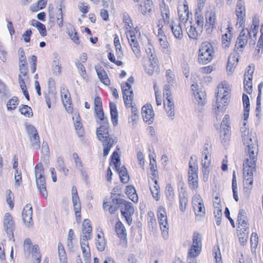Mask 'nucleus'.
I'll return each instance as SVG.
<instances>
[{
	"mask_svg": "<svg viewBox=\"0 0 263 263\" xmlns=\"http://www.w3.org/2000/svg\"><path fill=\"white\" fill-rule=\"evenodd\" d=\"M242 102L244 110L241 124L243 126L241 127L240 131L242 140L246 146L243 164V185L245 193L249 196L253 188V175L256 170L258 149L256 133L253 129L249 130L247 126L250 104L249 98L247 95L243 94Z\"/></svg>",
	"mask_w": 263,
	"mask_h": 263,
	"instance_id": "obj_1",
	"label": "nucleus"
},
{
	"mask_svg": "<svg viewBox=\"0 0 263 263\" xmlns=\"http://www.w3.org/2000/svg\"><path fill=\"white\" fill-rule=\"evenodd\" d=\"M230 91V86L227 82H223L218 86V91L216 96V107L214 108L216 118L221 115L226 107L228 106L229 101V93Z\"/></svg>",
	"mask_w": 263,
	"mask_h": 263,
	"instance_id": "obj_2",
	"label": "nucleus"
},
{
	"mask_svg": "<svg viewBox=\"0 0 263 263\" xmlns=\"http://www.w3.org/2000/svg\"><path fill=\"white\" fill-rule=\"evenodd\" d=\"M96 135L98 140L102 142L103 156H106L109 154L111 148L117 142V139L116 138L113 139L109 137L107 125H102L98 128Z\"/></svg>",
	"mask_w": 263,
	"mask_h": 263,
	"instance_id": "obj_3",
	"label": "nucleus"
},
{
	"mask_svg": "<svg viewBox=\"0 0 263 263\" xmlns=\"http://www.w3.org/2000/svg\"><path fill=\"white\" fill-rule=\"evenodd\" d=\"M215 57V50L212 43L204 42L199 46L198 61L199 63L206 64L211 62Z\"/></svg>",
	"mask_w": 263,
	"mask_h": 263,
	"instance_id": "obj_4",
	"label": "nucleus"
},
{
	"mask_svg": "<svg viewBox=\"0 0 263 263\" xmlns=\"http://www.w3.org/2000/svg\"><path fill=\"white\" fill-rule=\"evenodd\" d=\"M35 176L36 184L38 190L45 198L48 194L46 187V180L44 176L43 167L41 164H37L35 167Z\"/></svg>",
	"mask_w": 263,
	"mask_h": 263,
	"instance_id": "obj_5",
	"label": "nucleus"
},
{
	"mask_svg": "<svg viewBox=\"0 0 263 263\" xmlns=\"http://www.w3.org/2000/svg\"><path fill=\"white\" fill-rule=\"evenodd\" d=\"M111 163L110 165H113L116 170L118 172L121 181L123 183H127L129 181V177L127 174L126 168L124 166L120 167L121 162L118 152H114L113 153Z\"/></svg>",
	"mask_w": 263,
	"mask_h": 263,
	"instance_id": "obj_6",
	"label": "nucleus"
},
{
	"mask_svg": "<svg viewBox=\"0 0 263 263\" xmlns=\"http://www.w3.org/2000/svg\"><path fill=\"white\" fill-rule=\"evenodd\" d=\"M192 204L196 218L200 220L205 215V209L201 197L198 194L195 195L192 198Z\"/></svg>",
	"mask_w": 263,
	"mask_h": 263,
	"instance_id": "obj_7",
	"label": "nucleus"
},
{
	"mask_svg": "<svg viewBox=\"0 0 263 263\" xmlns=\"http://www.w3.org/2000/svg\"><path fill=\"white\" fill-rule=\"evenodd\" d=\"M26 132L31 147L33 149H39L40 147V139L36 128L32 125H28L26 127Z\"/></svg>",
	"mask_w": 263,
	"mask_h": 263,
	"instance_id": "obj_8",
	"label": "nucleus"
},
{
	"mask_svg": "<svg viewBox=\"0 0 263 263\" xmlns=\"http://www.w3.org/2000/svg\"><path fill=\"white\" fill-rule=\"evenodd\" d=\"M3 225L4 230L9 237V239H12L13 241H14L13 232L15 225L13 218L10 213H5L4 217Z\"/></svg>",
	"mask_w": 263,
	"mask_h": 263,
	"instance_id": "obj_9",
	"label": "nucleus"
},
{
	"mask_svg": "<svg viewBox=\"0 0 263 263\" xmlns=\"http://www.w3.org/2000/svg\"><path fill=\"white\" fill-rule=\"evenodd\" d=\"M254 72V67L250 65L247 67L243 76V88L248 94H251L253 91L252 79Z\"/></svg>",
	"mask_w": 263,
	"mask_h": 263,
	"instance_id": "obj_10",
	"label": "nucleus"
},
{
	"mask_svg": "<svg viewBox=\"0 0 263 263\" xmlns=\"http://www.w3.org/2000/svg\"><path fill=\"white\" fill-rule=\"evenodd\" d=\"M71 194L73 208L76 220L78 222H80L81 220V204L76 186H72L71 189Z\"/></svg>",
	"mask_w": 263,
	"mask_h": 263,
	"instance_id": "obj_11",
	"label": "nucleus"
},
{
	"mask_svg": "<svg viewBox=\"0 0 263 263\" xmlns=\"http://www.w3.org/2000/svg\"><path fill=\"white\" fill-rule=\"evenodd\" d=\"M123 97L124 103L127 108L132 106V103L134 100V92L131 85L128 82L121 84Z\"/></svg>",
	"mask_w": 263,
	"mask_h": 263,
	"instance_id": "obj_12",
	"label": "nucleus"
},
{
	"mask_svg": "<svg viewBox=\"0 0 263 263\" xmlns=\"http://www.w3.org/2000/svg\"><path fill=\"white\" fill-rule=\"evenodd\" d=\"M178 14L179 19L183 23H186L190 15L189 7L186 0H180L178 7Z\"/></svg>",
	"mask_w": 263,
	"mask_h": 263,
	"instance_id": "obj_13",
	"label": "nucleus"
},
{
	"mask_svg": "<svg viewBox=\"0 0 263 263\" xmlns=\"http://www.w3.org/2000/svg\"><path fill=\"white\" fill-rule=\"evenodd\" d=\"M201 164L203 168V173L204 175L208 174V168L210 166L211 162V149L208 145H205L203 148L202 152Z\"/></svg>",
	"mask_w": 263,
	"mask_h": 263,
	"instance_id": "obj_14",
	"label": "nucleus"
},
{
	"mask_svg": "<svg viewBox=\"0 0 263 263\" xmlns=\"http://www.w3.org/2000/svg\"><path fill=\"white\" fill-rule=\"evenodd\" d=\"M249 35V29L247 28L243 29L238 36L236 45L235 49L239 52H242L243 49L247 45L248 41Z\"/></svg>",
	"mask_w": 263,
	"mask_h": 263,
	"instance_id": "obj_15",
	"label": "nucleus"
},
{
	"mask_svg": "<svg viewBox=\"0 0 263 263\" xmlns=\"http://www.w3.org/2000/svg\"><path fill=\"white\" fill-rule=\"evenodd\" d=\"M245 3L243 0H239L237 2L236 8V15L237 16V24L241 27L244 25L246 21V9Z\"/></svg>",
	"mask_w": 263,
	"mask_h": 263,
	"instance_id": "obj_16",
	"label": "nucleus"
},
{
	"mask_svg": "<svg viewBox=\"0 0 263 263\" xmlns=\"http://www.w3.org/2000/svg\"><path fill=\"white\" fill-rule=\"evenodd\" d=\"M127 37L133 51L135 55L139 58L141 55L140 47L133 31L129 30L127 32Z\"/></svg>",
	"mask_w": 263,
	"mask_h": 263,
	"instance_id": "obj_17",
	"label": "nucleus"
},
{
	"mask_svg": "<svg viewBox=\"0 0 263 263\" xmlns=\"http://www.w3.org/2000/svg\"><path fill=\"white\" fill-rule=\"evenodd\" d=\"M163 105L167 117L173 120L175 115L173 98H164Z\"/></svg>",
	"mask_w": 263,
	"mask_h": 263,
	"instance_id": "obj_18",
	"label": "nucleus"
},
{
	"mask_svg": "<svg viewBox=\"0 0 263 263\" xmlns=\"http://www.w3.org/2000/svg\"><path fill=\"white\" fill-rule=\"evenodd\" d=\"M32 208L30 204H27L22 211V218L25 224L29 227L33 224L32 221Z\"/></svg>",
	"mask_w": 263,
	"mask_h": 263,
	"instance_id": "obj_19",
	"label": "nucleus"
},
{
	"mask_svg": "<svg viewBox=\"0 0 263 263\" xmlns=\"http://www.w3.org/2000/svg\"><path fill=\"white\" fill-rule=\"evenodd\" d=\"M142 115L143 120L148 124L153 122L155 114L151 105L146 104L142 107Z\"/></svg>",
	"mask_w": 263,
	"mask_h": 263,
	"instance_id": "obj_20",
	"label": "nucleus"
},
{
	"mask_svg": "<svg viewBox=\"0 0 263 263\" xmlns=\"http://www.w3.org/2000/svg\"><path fill=\"white\" fill-rule=\"evenodd\" d=\"M170 28L175 37L181 40L183 37V31L178 21L172 19L170 24Z\"/></svg>",
	"mask_w": 263,
	"mask_h": 263,
	"instance_id": "obj_21",
	"label": "nucleus"
},
{
	"mask_svg": "<svg viewBox=\"0 0 263 263\" xmlns=\"http://www.w3.org/2000/svg\"><path fill=\"white\" fill-rule=\"evenodd\" d=\"M191 89L196 101L200 105H204L205 102V93L204 91L199 90L198 85L192 84Z\"/></svg>",
	"mask_w": 263,
	"mask_h": 263,
	"instance_id": "obj_22",
	"label": "nucleus"
},
{
	"mask_svg": "<svg viewBox=\"0 0 263 263\" xmlns=\"http://www.w3.org/2000/svg\"><path fill=\"white\" fill-rule=\"evenodd\" d=\"M206 24L205 27H207L206 30L209 32H211L212 31L215 24L216 21V16L215 11L212 9L207 12L205 14Z\"/></svg>",
	"mask_w": 263,
	"mask_h": 263,
	"instance_id": "obj_23",
	"label": "nucleus"
},
{
	"mask_svg": "<svg viewBox=\"0 0 263 263\" xmlns=\"http://www.w3.org/2000/svg\"><path fill=\"white\" fill-rule=\"evenodd\" d=\"M95 70L101 82L105 85H109L110 81L104 68L100 65H98L95 66Z\"/></svg>",
	"mask_w": 263,
	"mask_h": 263,
	"instance_id": "obj_24",
	"label": "nucleus"
},
{
	"mask_svg": "<svg viewBox=\"0 0 263 263\" xmlns=\"http://www.w3.org/2000/svg\"><path fill=\"white\" fill-rule=\"evenodd\" d=\"M61 99L64 106L68 112H71V100L70 99V94L68 90L65 88H62L61 89Z\"/></svg>",
	"mask_w": 263,
	"mask_h": 263,
	"instance_id": "obj_25",
	"label": "nucleus"
},
{
	"mask_svg": "<svg viewBox=\"0 0 263 263\" xmlns=\"http://www.w3.org/2000/svg\"><path fill=\"white\" fill-rule=\"evenodd\" d=\"M153 8V3L152 0H144L143 4H139L138 11L143 15H146L152 12Z\"/></svg>",
	"mask_w": 263,
	"mask_h": 263,
	"instance_id": "obj_26",
	"label": "nucleus"
},
{
	"mask_svg": "<svg viewBox=\"0 0 263 263\" xmlns=\"http://www.w3.org/2000/svg\"><path fill=\"white\" fill-rule=\"evenodd\" d=\"M238 62V55L237 54H232L229 56L227 67L228 74H232L234 71Z\"/></svg>",
	"mask_w": 263,
	"mask_h": 263,
	"instance_id": "obj_27",
	"label": "nucleus"
},
{
	"mask_svg": "<svg viewBox=\"0 0 263 263\" xmlns=\"http://www.w3.org/2000/svg\"><path fill=\"white\" fill-rule=\"evenodd\" d=\"M232 27L229 26L227 28L226 32H224L222 36V44L224 49L228 48L231 45L232 37Z\"/></svg>",
	"mask_w": 263,
	"mask_h": 263,
	"instance_id": "obj_28",
	"label": "nucleus"
},
{
	"mask_svg": "<svg viewBox=\"0 0 263 263\" xmlns=\"http://www.w3.org/2000/svg\"><path fill=\"white\" fill-rule=\"evenodd\" d=\"M158 222L160 225V228L161 230V234L162 237L166 239L168 237V230L169 225L167 222V217L164 218L158 219Z\"/></svg>",
	"mask_w": 263,
	"mask_h": 263,
	"instance_id": "obj_29",
	"label": "nucleus"
},
{
	"mask_svg": "<svg viewBox=\"0 0 263 263\" xmlns=\"http://www.w3.org/2000/svg\"><path fill=\"white\" fill-rule=\"evenodd\" d=\"M92 232V227L90 221L88 219H84L82 224V234L81 237L90 238Z\"/></svg>",
	"mask_w": 263,
	"mask_h": 263,
	"instance_id": "obj_30",
	"label": "nucleus"
},
{
	"mask_svg": "<svg viewBox=\"0 0 263 263\" xmlns=\"http://www.w3.org/2000/svg\"><path fill=\"white\" fill-rule=\"evenodd\" d=\"M72 159L76 167L81 172L82 175L85 174V169L84 167V165L81 160V159L79 156L78 154L74 153L72 154Z\"/></svg>",
	"mask_w": 263,
	"mask_h": 263,
	"instance_id": "obj_31",
	"label": "nucleus"
},
{
	"mask_svg": "<svg viewBox=\"0 0 263 263\" xmlns=\"http://www.w3.org/2000/svg\"><path fill=\"white\" fill-rule=\"evenodd\" d=\"M145 52L149 61H158L155 48L149 42L145 47Z\"/></svg>",
	"mask_w": 263,
	"mask_h": 263,
	"instance_id": "obj_32",
	"label": "nucleus"
},
{
	"mask_svg": "<svg viewBox=\"0 0 263 263\" xmlns=\"http://www.w3.org/2000/svg\"><path fill=\"white\" fill-rule=\"evenodd\" d=\"M123 202L124 199L121 198H113L108 208L109 213L111 214H114L118 209L120 205H122V204L124 203Z\"/></svg>",
	"mask_w": 263,
	"mask_h": 263,
	"instance_id": "obj_33",
	"label": "nucleus"
},
{
	"mask_svg": "<svg viewBox=\"0 0 263 263\" xmlns=\"http://www.w3.org/2000/svg\"><path fill=\"white\" fill-rule=\"evenodd\" d=\"M109 107L112 122L114 126H116L118 124V112L116 105L114 102H110Z\"/></svg>",
	"mask_w": 263,
	"mask_h": 263,
	"instance_id": "obj_34",
	"label": "nucleus"
},
{
	"mask_svg": "<svg viewBox=\"0 0 263 263\" xmlns=\"http://www.w3.org/2000/svg\"><path fill=\"white\" fill-rule=\"evenodd\" d=\"M149 187L153 197L156 200L158 201L160 198V187L158 184V180H155L153 184L149 182Z\"/></svg>",
	"mask_w": 263,
	"mask_h": 263,
	"instance_id": "obj_35",
	"label": "nucleus"
},
{
	"mask_svg": "<svg viewBox=\"0 0 263 263\" xmlns=\"http://www.w3.org/2000/svg\"><path fill=\"white\" fill-rule=\"evenodd\" d=\"M259 25V20L257 17H254L253 19L251 29H249V37H251L252 36L256 39V36L258 32Z\"/></svg>",
	"mask_w": 263,
	"mask_h": 263,
	"instance_id": "obj_36",
	"label": "nucleus"
},
{
	"mask_svg": "<svg viewBox=\"0 0 263 263\" xmlns=\"http://www.w3.org/2000/svg\"><path fill=\"white\" fill-rule=\"evenodd\" d=\"M263 52V36H260L257 42L256 48L253 52V58L256 60L260 58Z\"/></svg>",
	"mask_w": 263,
	"mask_h": 263,
	"instance_id": "obj_37",
	"label": "nucleus"
},
{
	"mask_svg": "<svg viewBox=\"0 0 263 263\" xmlns=\"http://www.w3.org/2000/svg\"><path fill=\"white\" fill-rule=\"evenodd\" d=\"M161 15L162 18L164 20V22L170 20V11L169 7L164 3H162L160 5Z\"/></svg>",
	"mask_w": 263,
	"mask_h": 263,
	"instance_id": "obj_38",
	"label": "nucleus"
},
{
	"mask_svg": "<svg viewBox=\"0 0 263 263\" xmlns=\"http://www.w3.org/2000/svg\"><path fill=\"white\" fill-rule=\"evenodd\" d=\"M126 194L128 198L134 202H137L138 201V195L135 189L132 185H128L126 187Z\"/></svg>",
	"mask_w": 263,
	"mask_h": 263,
	"instance_id": "obj_39",
	"label": "nucleus"
},
{
	"mask_svg": "<svg viewBox=\"0 0 263 263\" xmlns=\"http://www.w3.org/2000/svg\"><path fill=\"white\" fill-rule=\"evenodd\" d=\"M96 248L99 251H103L106 246V242L103 237V233L100 232L97 235V239L96 242Z\"/></svg>",
	"mask_w": 263,
	"mask_h": 263,
	"instance_id": "obj_40",
	"label": "nucleus"
},
{
	"mask_svg": "<svg viewBox=\"0 0 263 263\" xmlns=\"http://www.w3.org/2000/svg\"><path fill=\"white\" fill-rule=\"evenodd\" d=\"M198 165L196 160H194L193 157L191 156L189 161L188 175H198Z\"/></svg>",
	"mask_w": 263,
	"mask_h": 263,
	"instance_id": "obj_41",
	"label": "nucleus"
},
{
	"mask_svg": "<svg viewBox=\"0 0 263 263\" xmlns=\"http://www.w3.org/2000/svg\"><path fill=\"white\" fill-rule=\"evenodd\" d=\"M150 64L145 67V70L149 75L153 74L155 72H157L159 66L158 61H149Z\"/></svg>",
	"mask_w": 263,
	"mask_h": 263,
	"instance_id": "obj_42",
	"label": "nucleus"
},
{
	"mask_svg": "<svg viewBox=\"0 0 263 263\" xmlns=\"http://www.w3.org/2000/svg\"><path fill=\"white\" fill-rule=\"evenodd\" d=\"M124 203L122 205H124V208H122V214H125L128 215H133L134 213V208L133 204L130 202L126 201L124 200Z\"/></svg>",
	"mask_w": 263,
	"mask_h": 263,
	"instance_id": "obj_43",
	"label": "nucleus"
},
{
	"mask_svg": "<svg viewBox=\"0 0 263 263\" xmlns=\"http://www.w3.org/2000/svg\"><path fill=\"white\" fill-rule=\"evenodd\" d=\"M68 34L71 40L77 45H80L81 42L79 40L78 33L74 28L71 26L68 28Z\"/></svg>",
	"mask_w": 263,
	"mask_h": 263,
	"instance_id": "obj_44",
	"label": "nucleus"
},
{
	"mask_svg": "<svg viewBox=\"0 0 263 263\" xmlns=\"http://www.w3.org/2000/svg\"><path fill=\"white\" fill-rule=\"evenodd\" d=\"M115 229L119 237L123 238L126 235L125 227L121 221H118L117 222Z\"/></svg>",
	"mask_w": 263,
	"mask_h": 263,
	"instance_id": "obj_45",
	"label": "nucleus"
},
{
	"mask_svg": "<svg viewBox=\"0 0 263 263\" xmlns=\"http://www.w3.org/2000/svg\"><path fill=\"white\" fill-rule=\"evenodd\" d=\"M202 247L191 246L188 253V259L191 260L192 258H195L198 256L201 251Z\"/></svg>",
	"mask_w": 263,
	"mask_h": 263,
	"instance_id": "obj_46",
	"label": "nucleus"
},
{
	"mask_svg": "<svg viewBox=\"0 0 263 263\" xmlns=\"http://www.w3.org/2000/svg\"><path fill=\"white\" fill-rule=\"evenodd\" d=\"M188 182L191 189H196L198 186V176L188 175Z\"/></svg>",
	"mask_w": 263,
	"mask_h": 263,
	"instance_id": "obj_47",
	"label": "nucleus"
},
{
	"mask_svg": "<svg viewBox=\"0 0 263 263\" xmlns=\"http://www.w3.org/2000/svg\"><path fill=\"white\" fill-rule=\"evenodd\" d=\"M186 30L190 38L193 39H197L198 35V31L194 26L192 25L191 23L190 25L186 27Z\"/></svg>",
	"mask_w": 263,
	"mask_h": 263,
	"instance_id": "obj_48",
	"label": "nucleus"
},
{
	"mask_svg": "<svg viewBox=\"0 0 263 263\" xmlns=\"http://www.w3.org/2000/svg\"><path fill=\"white\" fill-rule=\"evenodd\" d=\"M220 133L221 142L224 145L227 144L230 138V130L220 129Z\"/></svg>",
	"mask_w": 263,
	"mask_h": 263,
	"instance_id": "obj_49",
	"label": "nucleus"
},
{
	"mask_svg": "<svg viewBox=\"0 0 263 263\" xmlns=\"http://www.w3.org/2000/svg\"><path fill=\"white\" fill-rule=\"evenodd\" d=\"M58 252L60 262L67 263L66 252L63 246L61 243L58 244Z\"/></svg>",
	"mask_w": 263,
	"mask_h": 263,
	"instance_id": "obj_50",
	"label": "nucleus"
},
{
	"mask_svg": "<svg viewBox=\"0 0 263 263\" xmlns=\"http://www.w3.org/2000/svg\"><path fill=\"white\" fill-rule=\"evenodd\" d=\"M89 238H85L81 237L80 239V245L82 252L84 254H89L90 249L88 246V240Z\"/></svg>",
	"mask_w": 263,
	"mask_h": 263,
	"instance_id": "obj_51",
	"label": "nucleus"
},
{
	"mask_svg": "<svg viewBox=\"0 0 263 263\" xmlns=\"http://www.w3.org/2000/svg\"><path fill=\"white\" fill-rule=\"evenodd\" d=\"M114 42L116 47L117 57L119 58H121L123 57V54L122 50V47L120 42L119 38L117 35H116L115 37H114Z\"/></svg>",
	"mask_w": 263,
	"mask_h": 263,
	"instance_id": "obj_52",
	"label": "nucleus"
},
{
	"mask_svg": "<svg viewBox=\"0 0 263 263\" xmlns=\"http://www.w3.org/2000/svg\"><path fill=\"white\" fill-rule=\"evenodd\" d=\"M192 246L202 247V236L198 233L195 232L193 235Z\"/></svg>",
	"mask_w": 263,
	"mask_h": 263,
	"instance_id": "obj_53",
	"label": "nucleus"
},
{
	"mask_svg": "<svg viewBox=\"0 0 263 263\" xmlns=\"http://www.w3.org/2000/svg\"><path fill=\"white\" fill-rule=\"evenodd\" d=\"M30 253H32L36 263H40L41 255L39 252V246L36 245H34L31 248Z\"/></svg>",
	"mask_w": 263,
	"mask_h": 263,
	"instance_id": "obj_54",
	"label": "nucleus"
},
{
	"mask_svg": "<svg viewBox=\"0 0 263 263\" xmlns=\"http://www.w3.org/2000/svg\"><path fill=\"white\" fill-rule=\"evenodd\" d=\"M171 21L170 20H167V22H164V20L163 18H161L159 20L157 24V27L158 30H170V24Z\"/></svg>",
	"mask_w": 263,
	"mask_h": 263,
	"instance_id": "obj_55",
	"label": "nucleus"
},
{
	"mask_svg": "<svg viewBox=\"0 0 263 263\" xmlns=\"http://www.w3.org/2000/svg\"><path fill=\"white\" fill-rule=\"evenodd\" d=\"M238 222V228L242 233L248 231V224L247 218L237 219Z\"/></svg>",
	"mask_w": 263,
	"mask_h": 263,
	"instance_id": "obj_56",
	"label": "nucleus"
},
{
	"mask_svg": "<svg viewBox=\"0 0 263 263\" xmlns=\"http://www.w3.org/2000/svg\"><path fill=\"white\" fill-rule=\"evenodd\" d=\"M18 105V99L17 97H13L10 99L7 104V109L8 110L15 109Z\"/></svg>",
	"mask_w": 263,
	"mask_h": 263,
	"instance_id": "obj_57",
	"label": "nucleus"
},
{
	"mask_svg": "<svg viewBox=\"0 0 263 263\" xmlns=\"http://www.w3.org/2000/svg\"><path fill=\"white\" fill-rule=\"evenodd\" d=\"M6 201L9 205V208L12 210L14 206V196L10 190H7L6 192Z\"/></svg>",
	"mask_w": 263,
	"mask_h": 263,
	"instance_id": "obj_58",
	"label": "nucleus"
},
{
	"mask_svg": "<svg viewBox=\"0 0 263 263\" xmlns=\"http://www.w3.org/2000/svg\"><path fill=\"white\" fill-rule=\"evenodd\" d=\"M187 202L188 199L185 195H183L182 196H180L179 209L182 212L185 211Z\"/></svg>",
	"mask_w": 263,
	"mask_h": 263,
	"instance_id": "obj_59",
	"label": "nucleus"
},
{
	"mask_svg": "<svg viewBox=\"0 0 263 263\" xmlns=\"http://www.w3.org/2000/svg\"><path fill=\"white\" fill-rule=\"evenodd\" d=\"M213 251L216 263H222L221 254L219 247L217 246H214Z\"/></svg>",
	"mask_w": 263,
	"mask_h": 263,
	"instance_id": "obj_60",
	"label": "nucleus"
},
{
	"mask_svg": "<svg viewBox=\"0 0 263 263\" xmlns=\"http://www.w3.org/2000/svg\"><path fill=\"white\" fill-rule=\"evenodd\" d=\"M20 111L22 115H24L26 117H29L32 116L31 108L27 105H22L19 108Z\"/></svg>",
	"mask_w": 263,
	"mask_h": 263,
	"instance_id": "obj_61",
	"label": "nucleus"
},
{
	"mask_svg": "<svg viewBox=\"0 0 263 263\" xmlns=\"http://www.w3.org/2000/svg\"><path fill=\"white\" fill-rule=\"evenodd\" d=\"M230 120L229 115H226L221 124L220 129L230 130Z\"/></svg>",
	"mask_w": 263,
	"mask_h": 263,
	"instance_id": "obj_62",
	"label": "nucleus"
},
{
	"mask_svg": "<svg viewBox=\"0 0 263 263\" xmlns=\"http://www.w3.org/2000/svg\"><path fill=\"white\" fill-rule=\"evenodd\" d=\"M72 120L73 121L74 125L77 130H80L82 126L81 124L80 117L79 114L77 113L74 114L72 117Z\"/></svg>",
	"mask_w": 263,
	"mask_h": 263,
	"instance_id": "obj_63",
	"label": "nucleus"
},
{
	"mask_svg": "<svg viewBox=\"0 0 263 263\" xmlns=\"http://www.w3.org/2000/svg\"><path fill=\"white\" fill-rule=\"evenodd\" d=\"M148 226L152 229L156 228L157 222L155 217L154 214L152 212L149 213L148 215Z\"/></svg>",
	"mask_w": 263,
	"mask_h": 263,
	"instance_id": "obj_64",
	"label": "nucleus"
}]
</instances>
